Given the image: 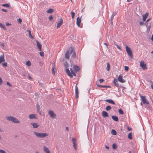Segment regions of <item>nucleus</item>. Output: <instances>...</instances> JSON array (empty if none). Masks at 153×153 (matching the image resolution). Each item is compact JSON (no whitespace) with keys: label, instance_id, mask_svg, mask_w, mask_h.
Wrapping results in <instances>:
<instances>
[{"label":"nucleus","instance_id":"nucleus-1","mask_svg":"<svg viewBox=\"0 0 153 153\" xmlns=\"http://www.w3.org/2000/svg\"><path fill=\"white\" fill-rule=\"evenodd\" d=\"M6 119L15 123H19L20 122L16 117L13 116H7L6 117Z\"/></svg>","mask_w":153,"mask_h":153},{"label":"nucleus","instance_id":"nucleus-2","mask_svg":"<svg viewBox=\"0 0 153 153\" xmlns=\"http://www.w3.org/2000/svg\"><path fill=\"white\" fill-rule=\"evenodd\" d=\"M70 70L71 72V73L70 72V70L68 68H66L65 70L67 74L68 75L70 76L71 78H72L73 77V75H72V74L74 76H76V72L74 71V70L71 69L70 68Z\"/></svg>","mask_w":153,"mask_h":153},{"label":"nucleus","instance_id":"nucleus-3","mask_svg":"<svg viewBox=\"0 0 153 153\" xmlns=\"http://www.w3.org/2000/svg\"><path fill=\"white\" fill-rule=\"evenodd\" d=\"M33 133L38 138H43L48 136V134L46 133H39L36 131H34Z\"/></svg>","mask_w":153,"mask_h":153},{"label":"nucleus","instance_id":"nucleus-4","mask_svg":"<svg viewBox=\"0 0 153 153\" xmlns=\"http://www.w3.org/2000/svg\"><path fill=\"white\" fill-rule=\"evenodd\" d=\"M126 51L128 55L131 58L133 57V54L131 49L128 46L126 47Z\"/></svg>","mask_w":153,"mask_h":153},{"label":"nucleus","instance_id":"nucleus-5","mask_svg":"<svg viewBox=\"0 0 153 153\" xmlns=\"http://www.w3.org/2000/svg\"><path fill=\"white\" fill-rule=\"evenodd\" d=\"M139 95L142 102L143 104L148 105L149 103V102L147 101L145 96H141V95L140 94Z\"/></svg>","mask_w":153,"mask_h":153},{"label":"nucleus","instance_id":"nucleus-6","mask_svg":"<svg viewBox=\"0 0 153 153\" xmlns=\"http://www.w3.org/2000/svg\"><path fill=\"white\" fill-rule=\"evenodd\" d=\"M69 50H70V53L71 54L72 53V55L71 56V58H74L76 57V53L75 51H74V49L72 47H71L69 49Z\"/></svg>","mask_w":153,"mask_h":153},{"label":"nucleus","instance_id":"nucleus-7","mask_svg":"<svg viewBox=\"0 0 153 153\" xmlns=\"http://www.w3.org/2000/svg\"><path fill=\"white\" fill-rule=\"evenodd\" d=\"M140 66L143 68V70H145L147 69V67L146 64L143 61H141L140 62Z\"/></svg>","mask_w":153,"mask_h":153},{"label":"nucleus","instance_id":"nucleus-8","mask_svg":"<svg viewBox=\"0 0 153 153\" xmlns=\"http://www.w3.org/2000/svg\"><path fill=\"white\" fill-rule=\"evenodd\" d=\"M48 114L50 117L52 118H54L56 117V114L53 113V112L51 110H50L48 111Z\"/></svg>","mask_w":153,"mask_h":153},{"label":"nucleus","instance_id":"nucleus-9","mask_svg":"<svg viewBox=\"0 0 153 153\" xmlns=\"http://www.w3.org/2000/svg\"><path fill=\"white\" fill-rule=\"evenodd\" d=\"M118 80L119 82L121 83H124L126 82V80L123 79V76L120 75L118 78Z\"/></svg>","mask_w":153,"mask_h":153},{"label":"nucleus","instance_id":"nucleus-10","mask_svg":"<svg viewBox=\"0 0 153 153\" xmlns=\"http://www.w3.org/2000/svg\"><path fill=\"white\" fill-rule=\"evenodd\" d=\"M63 23V20L61 18L60 20L57 22L56 25V27L57 28L59 27Z\"/></svg>","mask_w":153,"mask_h":153},{"label":"nucleus","instance_id":"nucleus-11","mask_svg":"<svg viewBox=\"0 0 153 153\" xmlns=\"http://www.w3.org/2000/svg\"><path fill=\"white\" fill-rule=\"evenodd\" d=\"M79 91L77 84L75 86V97L76 98H78L79 97Z\"/></svg>","mask_w":153,"mask_h":153},{"label":"nucleus","instance_id":"nucleus-12","mask_svg":"<svg viewBox=\"0 0 153 153\" xmlns=\"http://www.w3.org/2000/svg\"><path fill=\"white\" fill-rule=\"evenodd\" d=\"M69 51L70 50H69L67 51L65 54V58L66 59H69V57H70Z\"/></svg>","mask_w":153,"mask_h":153},{"label":"nucleus","instance_id":"nucleus-13","mask_svg":"<svg viewBox=\"0 0 153 153\" xmlns=\"http://www.w3.org/2000/svg\"><path fill=\"white\" fill-rule=\"evenodd\" d=\"M104 101H105L106 102H108L111 104H112L114 105H115V102L113 101L111 99H107L105 100H104Z\"/></svg>","mask_w":153,"mask_h":153},{"label":"nucleus","instance_id":"nucleus-14","mask_svg":"<svg viewBox=\"0 0 153 153\" xmlns=\"http://www.w3.org/2000/svg\"><path fill=\"white\" fill-rule=\"evenodd\" d=\"M81 22V18L78 17L76 19V24L79 27L80 26V24Z\"/></svg>","mask_w":153,"mask_h":153},{"label":"nucleus","instance_id":"nucleus-15","mask_svg":"<svg viewBox=\"0 0 153 153\" xmlns=\"http://www.w3.org/2000/svg\"><path fill=\"white\" fill-rule=\"evenodd\" d=\"M36 42L38 48L40 51H41L42 50V45L38 41H36Z\"/></svg>","mask_w":153,"mask_h":153},{"label":"nucleus","instance_id":"nucleus-16","mask_svg":"<svg viewBox=\"0 0 153 153\" xmlns=\"http://www.w3.org/2000/svg\"><path fill=\"white\" fill-rule=\"evenodd\" d=\"M29 117L30 119H32L34 118L36 119V115L34 114H30L29 116Z\"/></svg>","mask_w":153,"mask_h":153},{"label":"nucleus","instance_id":"nucleus-17","mask_svg":"<svg viewBox=\"0 0 153 153\" xmlns=\"http://www.w3.org/2000/svg\"><path fill=\"white\" fill-rule=\"evenodd\" d=\"M4 61V54H3L0 56V63Z\"/></svg>","mask_w":153,"mask_h":153},{"label":"nucleus","instance_id":"nucleus-18","mask_svg":"<svg viewBox=\"0 0 153 153\" xmlns=\"http://www.w3.org/2000/svg\"><path fill=\"white\" fill-rule=\"evenodd\" d=\"M73 68L76 72H77L79 71L80 70V68L79 66L76 65H74L73 66Z\"/></svg>","mask_w":153,"mask_h":153},{"label":"nucleus","instance_id":"nucleus-19","mask_svg":"<svg viewBox=\"0 0 153 153\" xmlns=\"http://www.w3.org/2000/svg\"><path fill=\"white\" fill-rule=\"evenodd\" d=\"M43 149L45 152L46 153H50V151L45 146H44Z\"/></svg>","mask_w":153,"mask_h":153},{"label":"nucleus","instance_id":"nucleus-20","mask_svg":"<svg viewBox=\"0 0 153 153\" xmlns=\"http://www.w3.org/2000/svg\"><path fill=\"white\" fill-rule=\"evenodd\" d=\"M113 83L117 87H119V83H117V80L116 79H114L113 80Z\"/></svg>","mask_w":153,"mask_h":153},{"label":"nucleus","instance_id":"nucleus-21","mask_svg":"<svg viewBox=\"0 0 153 153\" xmlns=\"http://www.w3.org/2000/svg\"><path fill=\"white\" fill-rule=\"evenodd\" d=\"M102 117H108V113L105 111H103L102 112Z\"/></svg>","mask_w":153,"mask_h":153},{"label":"nucleus","instance_id":"nucleus-22","mask_svg":"<svg viewBox=\"0 0 153 153\" xmlns=\"http://www.w3.org/2000/svg\"><path fill=\"white\" fill-rule=\"evenodd\" d=\"M149 15V13L147 12L146 13L145 15H143V21H145L146 20V19L148 16Z\"/></svg>","mask_w":153,"mask_h":153},{"label":"nucleus","instance_id":"nucleus-23","mask_svg":"<svg viewBox=\"0 0 153 153\" xmlns=\"http://www.w3.org/2000/svg\"><path fill=\"white\" fill-rule=\"evenodd\" d=\"M31 124L34 128H36L39 127V125L37 123H31Z\"/></svg>","mask_w":153,"mask_h":153},{"label":"nucleus","instance_id":"nucleus-24","mask_svg":"<svg viewBox=\"0 0 153 153\" xmlns=\"http://www.w3.org/2000/svg\"><path fill=\"white\" fill-rule=\"evenodd\" d=\"M112 119L115 121H117L118 120V118L117 117L115 116H112L111 117Z\"/></svg>","mask_w":153,"mask_h":153},{"label":"nucleus","instance_id":"nucleus-25","mask_svg":"<svg viewBox=\"0 0 153 153\" xmlns=\"http://www.w3.org/2000/svg\"><path fill=\"white\" fill-rule=\"evenodd\" d=\"M110 68V65L109 63L108 62H107V67H106V70L107 71H109Z\"/></svg>","mask_w":153,"mask_h":153},{"label":"nucleus","instance_id":"nucleus-26","mask_svg":"<svg viewBox=\"0 0 153 153\" xmlns=\"http://www.w3.org/2000/svg\"><path fill=\"white\" fill-rule=\"evenodd\" d=\"M116 14H117V13L116 12H114L112 13V14L111 16V20H113L114 16L116 15Z\"/></svg>","mask_w":153,"mask_h":153},{"label":"nucleus","instance_id":"nucleus-27","mask_svg":"<svg viewBox=\"0 0 153 153\" xmlns=\"http://www.w3.org/2000/svg\"><path fill=\"white\" fill-rule=\"evenodd\" d=\"M54 65H53L52 69V73L53 74V75H54L55 74V71H54V69L55 68V67Z\"/></svg>","mask_w":153,"mask_h":153},{"label":"nucleus","instance_id":"nucleus-28","mask_svg":"<svg viewBox=\"0 0 153 153\" xmlns=\"http://www.w3.org/2000/svg\"><path fill=\"white\" fill-rule=\"evenodd\" d=\"M53 11V9L50 8L47 11V12L48 13H51Z\"/></svg>","mask_w":153,"mask_h":153},{"label":"nucleus","instance_id":"nucleus-29","mask_svg":"<svg viewBox=\"0 0 153 153\" xmlns=\"http://www.w3.org/2000/svg\"><path fill=\"white\" fill-rule=\"evenodd\" d=\"M27 32H28L29 36L32 38H33V37L31 35V31L29 30H27Z\"/></svg>","mask_w":153,"mask_h":153},{"label":"nucleus","instance_id":"nucleus-30","mask_svg":"<svg viewBox=\"0 0 153 153\" xmlns=\"http://www.w3.org/2000/svg\"><path fill=\"white\" fill-rule=\"evenodd\" d=\"M111 133L113 135H116L117 134V132L114 129L112 130L111 131Z\"/></svg>","mask_w":153,"mask_h":153},{"label":"nucleus","instance_id":"nucleus-31","mask_svg":"<svg viewBox=\"0 0 153 153\" xmlns=\"http://www.w3.org/2000/svg\"><path fill=\"white\" fill-rule=\"evenodd\" d=\"M0 27L2 28H3L4 30H6V28L5 27V26L4 25L1 23H0Z\"/></svg>","mask_w":153,"mask_h":153},{"label":"nucleus","instance_id":"nucleus-32","mask_svg":"<svg viewBox=\"0 0 153 153\" xmlns=\"http://www.w3.org/2000/svg\"><path fill=\"white\" fill-rule=\"evenodd\" d=\"M2 6L3 7H10V5L9 4H2Z\"/></svg>","mask_w":153,"mask_h":153},{"label":"nucleus","instance_id":"nucleus-33","mask_svg":"<svg viewBox=\"0 0 153 153\" xmlns=\"http://www.w3.org/2000/svg\"><path fill=\"white\" fill-rule=\"evenodd\" d=\"M132 134L131 133H130L128 134V138L129 139L131 140L132 139Z\"/></svg>","mask_w":153,"mask_h":153},{"label":"nucleus","instance_id":"nucleus-34","mask_svg":"<svg viewBox=\"0 0 153 153\" xmlns=\"http://www.w3.org/2000/svg\"><path fill=\"white\" fill-rule=\"evenodd\" d=\"M118 112L120 114H124L123 111L122 109H119L118 110Z\"/></svg>","mask_w":153,"mask_h":153},{"label":"nucleus","instance_id":"nucleus-35","mask_svg":"<svg viewBox=\"0 0 153 153\" xmlns=\"http://www.w3.org/2000/svg\"><path fill=\"white\" fill-rule=\"evenodd\" d=\"M111 108L110 106L108 105L106 107V110L107 111H108L109 110H110L111 109Z\"/></svg>","mask_w":153,"mask_h":153},{"label":"nucleus","instance_id":"nucleus-36","mask_svg":"<svg viewBox=\"0 0 153 153\" xmlns=\"http://www.w3.org/2000/svg\"><path fill=\"white\" fill-rule=\"evenodd\" d=\"M26 65L27 66H30L31 65V63L30 61H28L26 62Z\"/></svg>","mask_w":153,"mask_h":153},{"label":"nucleus","instance_id":"nucleus-37","mask_svg":"<svg viewBox=\"0 0 153 153\" xmlns=\"http://www.w3.org/2000/svg\"><path fill=\"white\" fill-rule=\"evenodd\" d=\"M71 14L72 16V18L74 19L75 16V13L73 12H71Z\"/></svg>","mask_w":153,"mask_h":153},{"label":"nucleus","instance_id":"nucleus-38","mask_svg":"<svg viewBox=\"0 0 153 153\" xmlns=\"http://www.w3.org/2000/svg\"><path fill=\"white\" fill-rule=\"evenodd\" d=\"M36 108H37V110L39 111L40 108V106L39 105V104H37L36 105Z\"/></svg>","mask_w":153,"mask_h":153},{"label":"nucleus","instance_id":"nucleus-39","mask_svg":"<svg viewBox=\"0 0 153 153\" xmlns=\"http://www.w3.org/2000/svg\"><path fill=\"white\" fill-rule=\"evenodd\" d=\"M113 148L115 149L117 148V145L115 143L113 144L112 145Z\"/></svg>","mask_w":153,"mask_h":153},{"label":"nucleus","instance_id":"nucleus-40","mask_svg":"<svg viewBox=\"0 0 153 153\" xmlns=\"http://www.w3.org/2000/svg\"><path fill=\"white\" fill-rule=\"evenodd\" d=\"M151 20V18H150L149 19H148L146 21V23H145V25H146V27H148V23H147V22H149V21H150Z\"/></svg>","mask_w":153,"mask_h":153},{"label":"nucleus","instance_id":"nucleus-41","mask_svg":"<svg viewBox=\"0 0 153 153\" xmlns=\"http://www.w3.org/2000/svg\"><path fill=\"white\" fill-rule=\"evenodd\" d=\"M39 54L41 56H43L44 55V53L43 51L39 53Z\"/></svg>","mask_w":153,"mask_h":153},{"label":"nucleus","instance_id":"nucleus-42","mask_svg":"<svg viewBox=\"0 0 153 153\" xmlns=\"http://www.w3.org/2000/svg\"><path fill=\"white\" fill-rule=\"evenodd\" d=\"M97 85L98 87H100L101 88H105V85H98V84H97Z\"/></svg>","mask_w":153,"mask_h":153},{"label":"nucleus","instance_id":"nucleus-43","mask_svg":"<svg viewBox=\"0 0 153 153\" xmlns=\"http://www.w3.org/2000/svg\"><path fill=\"white\" fill-rule=\"evenodd\" d=\"M125 70L126 71H128V70L129 68L127 66H125L124 68Z\"/></svg>","mask_w":153,"mask_h":153},{"label":"nucleus","instance_id":"nucleus-44","mask_svg":"<svg viewBox=\"0 0 153 153\" xmlns=\"http://www.w3.org/2000/svg\"><path fill=\"white\" fill-rule=\"evenodd\" d=\"M72 142H73V143H76V140L75 138H72Z\"/></svg>","mask_w":153,"mask_h":153},{"label":"nucleus","instance_id":"nucleus-45","mask_svg":"<svg viewBox=\"0 0 153 153\" xmlns=\"http://www.w3.org/2000/svg\"><path fill=\"white\" fill-rule=\"evenodd\" d=\"M117 48L120 49V50H121V47L119 46L118 45H116Z\"/></svg>","mask_w":153,"mask_h":153},{"label":"nucleus","instance_id":"nucleus-46","mask_svg":"<svg viewBox=\"0 0 153 153\" xmlns=\"http://www.w3.org/2000/svg\"><path fill=\"white\" fill-rule=\"evenodd\" d=\"M0 153H6V152L3 150L0 149Z\"/></svg>","mask_w":153,"mask_h":153},{"label":"nucleus","instance_id":"nucleus-47","mask_svg":"<svg viewBox=\"0 0 153 153\" xmlns=\"http://www.w3.org/2000/svg\"><path fill=\"white\" fill-rule=\"evenodd\" d=\"M18 22L19 23H21L22 22V20L20 18H19L18 20Z\"/></svg>","mask_w":153,"mask_h":153},{"label":"nucleus","instance_id":"nucleus-48","mask_svg":"<svg viewBox=\"0 0 153 153\" xmlns=\"http://www.w3.org/2000/svg\"><path fill=\"white\" fill-rule=\"evenodd\" d=\"M2 65L4 67H7V62H5L4 63H2Z\"/></svg>","mask_w":153,"mask_h":153},{"label":"nucleus","instance_id":"nucleus-49","mask_svg":"<svg viewBox=\"0 0 153 153\" xmlns=\"http://www.w3.org/2000/svg\"><path fill=\"white\" fill-rule=\"evenodd\" d=\"M7 85H8L10 87H12V85L9 82H7Z\"/></svg>","mask_w":153,"mask_h":153},{"label":"nucleus","instance_id":"nucleus-50","mask_svg":"<svg viewBox=\"0 0 153 153\" xmlns=\"http://www.w3.org/2000/svg\"><path fill=\"white\" fill-rule=\"evenodd\" d=\"M147 27V30H149L150 28L151 27V24H150L149 25H148V27Z\"/></svg>","mask_w":153,"mask_h":153},{"label":"nucleus","instance_id":"nucleus-51","mask_svg":"<svg viewBox=\"0 0 153 153\" xmlns=\"http://www.w3.org/2000/svg\"><path fill=\"white\" fill-rule=\"evenodd\" d=\"M49 19L50 20H51L52 19H53V16L51 15L50 16H49Z\"/></svg>","mask_w":153,"mask_h":153},{"label":"nucleus","instance_id":"nucleus-52","mask_svg":"<svg viewBox=\"0 0 153 153\" xmlns=\"http://www.w3.org/2000/svg\"><path fill=\"white\" fill-rule=\"evenodd\" d=\"M3 82V81L1 78L0 77V85H1L2 84Z\"/></svg>","mask_w":153,"mask_h":153},{"label":"nucleus","instance_id":"nucleus-53","mask_svg":"<svg viewBox=\"0 0 153 153\" xmlns=\"http://www.w3.org/2000/svg\"><path fill=\"white\" fill-rule=\"evenodd\" d=\"M64 66H65V67H66V68H67L68 67V63L67 62H66V63H65V64H64Z\"/></svg>","mask_w":153,"mask_h":153},{"label":"nucleus","instance_id":"nucleus-54","mask_svg":"<svg viewBox=\"0 0 153 153\" xmlns=\"http://www.w3.org/2000/svg\"><path fill=\"white\" fill-rule=\"evenodd\" d=\"M104 81V80L102 79H100L99 80L100 83H102Z\"/></svg>","mask_w":153,"mask_h":153},{"label":"nucleus","instance_id":"nucleus-55","mask_svg":"<svg viewBox=\"0 0 153 153\" xmlns=\"http://www.w3.org/2000/svg\"><path fill=\"white\" fill-rule=\"evenodd\" d=\"M0 46L1 47H4L5 45L4 44L2 43H0Z\"/></svg>","mask_w":153,"mask_h":153},{"label":"nucleus","instance_id":"nucleus-56","mask_svg":"<svg viewBox=\"0 0 153 153\" xmlns=\"http://www.w3.org/2000/svg\"><path fill=\"white\" fill-rule=\"evenodd\" d=\"M1 10L5 12H7V10L4 9H2Z\"/></svg>","mask_w":153,"mask_h":153},{"label":"nucleus","instance_id":"nucleus-57","mask_svg":"<svg viewBox=\"0 0 153 153\" xmlns=\"http://www.w3.org/2000/svg\"><path fill=\"white\" fill-rule=\"evenodd\" d=\"M76 144L75 143H73V146L75 149H76Z\"/></svg>","mask_w":153,"mask_h":153},{"label":"nucleus","instance_id":"nucleus-58","mask_svg":"<svg viewBox=\"0 0 153 153\" xmlns=\"http://www.w3.org/2000/svg\"><path fill=\"white\" fill-rule=\"evenodd\" d=\"M111 87L109 85H105V88H110Z\"/></svg>","mask_w":153,"mask_h":153},{"label":"nucleus","instance_id":"nucleus-59","mask_svg":"<svg viewBox=\"0 0 153 153\" xmlns=\"http://www.w3.org/2000/svg\"><path fill=\"white\" fill-rule=\"evenodd\" d=\"M139 23L140 25H144V23L143 22H140Z\"/></svg>","mask_w":153,"mask_h":153},{"label":"nucleus","instance_id":"nucleus-60","mask_svg":"<svg viewBox=\"0 0 153 153\" xmlns=\"http://www.w3.org/2000/svg\"><path fill=\"white\" fill-rule=\"evenodd\" d=\"M39 85L41 87H42L43 86V85L39 81Z\"/></svg>","mask_w":153,"mask_h":153},{"label":"nucleus","instance_id":"nucleus-61","mask_svg":"<svg viewBox=\"0 0 153 153\" xmlns=\"http://www.w3.org/2000/svg\"><path fill=\"white\" fill-rule=\"evenodd\" d=\"M104 44L106 46V47L107 48H108V45L107 44V43H104Z\"/></svg>","mask_w":153,"mask_h":153},{"label":"nucleus","instance_id":"nucleus-62","mask_svg":"<svg viewBox=\"0 0 153 153\" xmlns=\"http://www.w3.org/2000/svg\"><path fill=\"white\" fill-rule=\"evenodd\" d=\"M10 25H11V24H10L8 23H6V25L7 26H8Z\"/></svg>","mask_w":153,"mask_h":153},{"label":"nucleus","instance_id":"nucleus-63","mask_svg":"<svg viewBox=\"0 0 153 153\" xmlns=\"http://www.w3.org/2000/svg\"><path fill=\"white\" fill-rule=\"evenodd\" d=\"M28 78L29 79H32L30 75L28 76Z\"/></svg>","mask_w":153,"mask_h":153},{"label":"nucleus","instance_id":"nucleus-64","mask_svg":"<svg viewBox=\"0 0 153 153\" xmlns=\"http://www.w3.org/2000/svg\"><path fill=\"white\" fill-rule=\"evenodd\" d=\"M105 148L106 149H109V147L107 146H105Z\"/></svg>","mask_w":153,"mask_h":153}]
</instances>
